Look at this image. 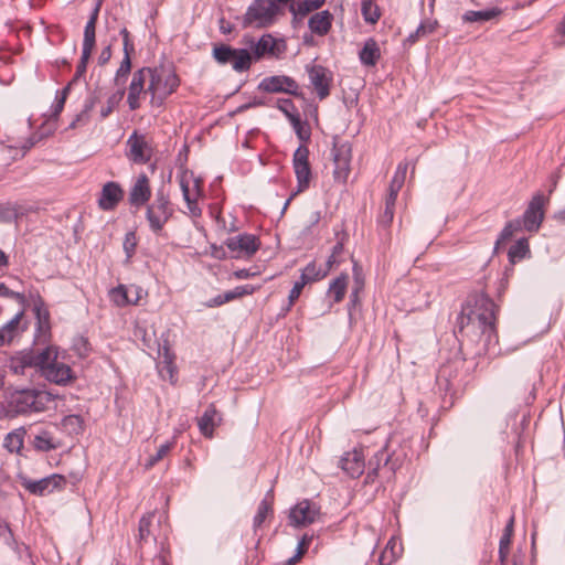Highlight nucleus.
Listing matches in <instances>:
<instances>
[{
	"instance_id": "dca6fc26",
	"label": "nucleus",
	"mask_w": 565,
	"mask_h": 565,
	"mask_svg": "<svg viewBox=\"0 0 565 565\" xmlns=\"http://www.w3.org/2000/svg\"><path fill=\"white\" fill-rule=\"evenodd\" d=\"M333 156V177L339 182H345L350 173L351 148L348 143L334 145Z\"/></svg>"
},
{
	"instance_id": "5701e85b",
	"label": "nucleus",
	"mask_w": 565,
	"mask_h": 565,
	"mask_svg": "<svg viewBox=\"0 0 565 565\" xmlns=\"http://www.w3.org/2000/svg\"><path fill=\"white\" fill-rule=\"evenodd\" d=\"M159 361L157 363L158 372L162 380L169 381L170 383L177 382V366L174 364V354L164 344L159 348L158 351Z\"/></svg>"
},
{
	"instance_id": "aec40b11",
	"label": "nucleus",
	"mask_w": 565,
	"mask_h": 565,
	"mask_svg": "<svg viewBox=\"0 0 565 565\" xmlns=\"http://www.w3.org/2000/svg\"><path fill=\"white\" fill-rule=\"evenodd\" d=\"M127 156L136 163H146L150 160L151 149L143 136L134 132L127 140Z\"/></svg>"
},
{
	"instance_id": "4468645a",
	"label": "nucleus",
	"mask_w": 565,
	"mask_h": 565,
	"mask_svg": "<svg viewBox=\"0 0 565 565\" xmlns=\"http://www.w3.org/2000/svg\"><path fill=\"white\" fill-rule=\"evenodd\" d=\"M258 89L265 93H285L298 95L299 85L297 82L286 75L267 76L258 84Z\"/></svg>"
},
{
	"instance_id": "0e129e2a",
	"label": "nucleus",
	"mask_w": 565,
	"mask_h": 565,
	"mask_svg": "<svg viewBox=\"0 0 565 565\" xmlns=\"http://www.w3.org/2000/svg\"><path fill=\"white\" fill-rule=\"evenodd\" d=\"M0 296L7 297V298H13V299H18V300L23 299L22 294L9 289L4 284H0Z\"/></svg>"
},
{
	"instance_id": "c03bdc74",
	"label": "nucleus",
	"mask_w": 565,
	"mask_h": 565,
	"mask_svg": "<svg viewBox=\"0 0 565 565\" xmlns=\"http://www.w3.org/2000/svg\"><path fill=\"white\" fill-rule=\"evenodd\" d=\"M278 108L280 110H282L290 118L292 126L296 129L298 136L301 139H303L305 137L302 136V132H301V121H300L299 117L290 114V109L294 108L292 102L287 98L281 99V100H279Z\"/></svg>"
},
{
	"instance_id": "3c124183",
	"label": "nucleus",
	"mask_w": 565,
	"mask_h": 565,
	"mask_svg": "<svg viewBox=\"0 0 565 565\" xmlns=\"http://www.w3.org/2000/svg\"><path fill=\"white\" fill-rule=\"evenodd\" d=\"M521 230H522V226H521L520 220L516 218V220L509 222L502 230V232L500 234V238L497 241V245L500 244L501 242L510 239L514 235V233H516Z\"/></svg>"
},
{
	"instance_id": "09e8293b",
	"label": "nucleus",
	"mask_w": 565,
	"mask_h": 565,
	"mask_svg": "<svg viewBox=\"0 0 565 565\" xmlns=\"http://www.w3.org/2000/svg\"><path fill=\"white\" fill-rule=\"evenodd\" d=\"M437 24V21L430 20L422 22L416 29V31L408 36V41L414 43L415 41H417V39L433 33L436 30Z\"/></svg>"
},
{
	"instance_id": "e433bc0d",
	"label": "nucleus",
	"mask_w": 565,
	"mask_h": 565,
	"mask_svg": "<svg viewBox=\"0 0 565 565\" xmlns=\"http://www.w3.org/2000/svg\"><path fill=\"white\" fill-rule=\"evenodd\" d=\"M348 280L349 276L347 274H341L331 281L328 295L333 299V302L338 303L343 300L348 288Z\"/></svg>"
},
{
	"instance_id": "864d4df0",
	"label": "nucleus",
	"mask_w": 565,
	"mask_h": 565,
	"mask_svg": "<svg viewBox=\"0 0 565 565\" xmlns=\"http://www.w3.org/2000/svg\"><path fill=\"white\" fill-rule=\"evenodd\" d=\"M122 246H124V250L126 253L127 258L128 259L131 258L135 253L136 246H137V239H136V235L134 232H128L125 235Z\"/></svg>"
},
{
	"instance_id": "6e6552de",
	"label": "nucleus",
	"mask_w": 565,
	"mask_h": 565,
	"mask_svg": "<svg viewBox=\"0 0 565 565\" xmlns=\"http://www.w3.org/2000/svg\"><path fill=\"white\" fill-rule=\"evenodd\" d=\"M213 56L220 64H231L238 73L249 70L253 63L248 49H233L226 44L215 46Z\"/></svg>"
},
{
	"instance_id": "412c9836",
	"label": "nucleus",
	"mask_w": 565,
	"mask_h": 565,
	"mask_svg": "<svg viewBox=\"0 0 565 565\" xmlns=\"http://www.w3.org/2000/svg\"><path fill=\"white\" fill-rule=\"evenodd\" d=\"M64 482V477L60 475H52L40 480H25L23 482V487L32 494L46 495L62 487Z\"/></svg>"
},
{
	"instance_id": "f3484780",
	"label": "nucleus",
	"mask_w": 565,
	"mask_h": 565,
	"mask_svg": "<svg viewBox=\"0 0 565 565\" xmlns=\"http://www.w3.org/2000/svg\"><path fill=\"white\" fill-rule=\"evenodd\" d=\"M310 84L322 100L330 94L331 75L329 71L321 65L307 66Z\"/></svg>"
},
{
	"instance_id": "423d86ee",
	"label": "nucleus",
	"mask_w": 565,
	"mask_h": 565,
	"mask_svg": "<svg viewBox=\"0 0 565 565\" xmlns=\"http://www.w3.org/2000/svg\"><path fill=\"white\" fill-rule=\"evenodd\" d=\"M172 214L173 209L170 205L169 196L163 191H158L156 199L148 205L146 212L150 230L156 234L160 233Z\"/></svg>"
},
{
	"instance_id": "f03ea898",
	"label": "nucleus",
	"mask_w": 565,
	"mask_h": 565,
	"mask_svg": "<svg viewBox=\"0 0 565 565\" xmlns=\"http://www.w3.org/2000/svg\"><path fill=\"white\" fill-rule=\"evenodd\" d=\"M54 395L46 391L22 388L10 392L7 397V412L11 415L41 413L53 402Z\"/></svg>"
},
{
	"instance_id": "603ef678",
	"label": "nucleus",
	"mask_w": 565,
	"mask_h": 565,
	"mask_svg": "<svg viewBox=\"0 0 565 565\" xmlns=\"http://www.w3.org/2000/svg\"><path fill=\"white\" fill-rule=\"evenodd\" d=\"M312 537L305 534L298 543L297 553L287 561V565H295L301 556L306 553Z\"/></svg>"
},
{
	"instance_id": "4be33fe9",
	"label": "nucleus",
	"mask_w": 565,
	"mask_h": 565,
	"mask_svg": "<svg viewBox=\"0 0 565 565\" xmlns=\"http://www.w3.org/2000/svg\"><path fill=\"white\" fill-rule=\"evenodd\" d=\"M340 467L350 477H360L365 468L362 449L354 448L352 451L345 452L340 459Z\"/></svg>"
},
{
	"instance_id": "338daca9",
	"label": "nucleus",
	"mask_w": 565,
	"mask_h": 565,
	"mask_svg": "<svg viewBox=\"0 0 565 565\" xmlns=\"http://www.w3.org/2000/svg\"><path fill=\"white\" fill-rule=\"evenodd\" d=\"M259 273L258 271H253L250 269H238V270H235L233 273V276L236 278V279H248V278H252V277H255L257 276Z\"/></svg>"
},
{
	"instance_id": "a878e982",
	"label": "nucleus",
	"mask_w": 565,
	"mask_h": 565,
	"mask_svg": "<svg viewBox=\"0 0 565 565\" xmlns=\"http://www.w3.org/2000/svg\"><path fill=\"white\" fill-rule=\"evenodd\" d=\"M503 10L498 7L487 8L484 10H468L461 15L462 23H486L488 21L497 20Z\"/></svg>"
},
{
	"instance_id": "6e6d98bb",
	"label": "nucleus",
	"mask_w": 565,
	"mask_h": 565,
	"mask_svg": "<svg viewBox=\"0 0 565 565\" xmlns=\"http://www.w3.org/2000/svg\"><path fill=\"white\" fill-rule=\"evenodd\" d=\"M131 70V60L130 56H124L119 68L116 72V84H120L121 78H125Z\"/></svg>"
},
{
	"instance_id": "6ab92c4d",
	"label": "nucleus",
	"mask_w": 565,
	"mask_h": 565,
	"mask_svg": "<svg viewBox=\"0 0 565 565\" xmlns=\"http://www.w3.org/2000/svg\"><path fill=\"white\" fill-rule=\"evenodd\" d=\"M318 515V509L308 500L297 503L289 513L290 524L294 526H305L315 522Z\"/></svg>"
},
{
	"instance_id": "69168bd1",
	"label": "nucleus",
	"mask_w": 565,
	"mask_h": 565,
	"mask_svg": "<svg viewBox=\"0 0 565 565\" xmlns=\"http://www.w3.org/2000/svg\"><path fill=\"white\" fill-rule=\"evenodd\" d=\"M116 103H117V100H116L115 96H111V97L108 98L107 105L102 107V109H100V117H102V119H105L106 117H108L110 115V113L113 111Z\"/></svg>"
},
{
	"instance_id": "5fc2aeb1",
	"label": "nucleus",
	"mask_w": 565,
	"mask_h": 565,
	"mask_svg": "<svg viewBox=\"0 0 565 565\" xmlns=\"http://www.w3.org/2000/svg\"><path fill=\"white\" fill-rule=\"evenodd\" d=\"M306 285H307L306 281H303L302 279L295 282V285L291 288L289 296H288V306L286 308L287 311L290 310V308L292 307L295 301L299 298V296Z\"/></svg>"
},
{
	"instance_id": "680f3d73",
	"label": "nucleus",
	"mask_w": 565,
	"mask_h": 565,
	"mask_svg": "<svg viewBox=\"0 0 565 565\" xmlns=\"http://www.w3.org/2000/svg\"><path fill=\"white\" fill-rule=\"evenodd\" d=\"M407 168H408L407 162H401L397 166V169L395 171V174H394L392 181H394L396 183L404 184L405 179H406Z\"/></svg>"
},
{
	"instance_id": "bf43d9fd",
	"label": "nucleus",
	"mask_w": 565,
	"mask_h": 565,
	"mask_svg": "<svg viewBox=\"0 0 565 565\" xmlns=\"http://www.w3.org/2000/svg\"><path fill=\"white\" fill-rule=\"evenodd\" d=\"M93 50L94 49H88V51L86 52L85 46H83L81 61L76 68V74H75L76 78L81 77L86 72L87 63L90 58Z\"/></svg>"
},
{
	"instance_id": "2f4dec72",
	"label": "nucleus",
	"mask_w": 565,
	"mask_h": 565,
	"mask_svg": "<svg viewBox=\"0 0 565 565\" xmlns=\"http://www.w3.org/2000/svg\"><path fill=\"white\" fill-rule=\"evenodd\" d=\"M97 98L95 96H90L85 99L83 109L74 117V119L70 122V129H77L86 126L90 120V113L95 107Z\"/></svg>"
},
{
	"instance_id": "de8ad7c7",
	"label": "nucleus",
	"mask_w": 565,
	"mask_h": 565,
	"mask_svg": "<svg viewBox=\"0 0 565 565\" xmlns=\"http://www.w3.org/2000/svg\"><path fill=\"white\" fill-rule=\"evenodd\" d=\"M258 288L259 287H254L252 285L237 286L233 290L223 292L224 299L230 302L243 296L253 295Z\"/></svg>"
},
{
	"instance_id": "79ce46f5",
	"label": "nucleus",
	"mask_w": 565,
	"mask_h": 565,
	"mask_svg": "<svg viewBox=\"0 0 565 565\" xmlns=\"http://www.w3.org/2000/svg\"><path fill=\"white\" fill-rule=\"evenodd\" d=\"M61 425L70 435H77L83 430V419L79 415H67L63 417Z\"/></svg>"
},
{
	"instance_id": "4c0bfd02",
	"label": "nucleus",
	"mask_w": 565,
	"mask_h": 565,
	"mask_svg": "<svg viewBox=\"0 0 565 565\" xmlns=\"http://www.w3.org/2000/svg\"><path fill=\"white\" fill-rule=\"evenodd\" d=\"M380 57V51L376 43L373 40L365 42L363 49L360 52V60L362 64L373 66Z\"/></svg>"
},
{
	"instance_id": "f704fd0d",
	"label": "nucleus",
	"mask_w": 565,
	"mask_h": 565,
	"mask_svg": "<svg viewBox=\"0 0 565 565\" xmlns=\"http://www.w3.org/2000/svg\"><path fill=\"white\" fill-rule=\"evenodd\" d=\"M403 547L397 542V540L393 536L386 543L384 551L382 552L379 563L380 565H390L394 561H396L402 554Z\"/></svg>"
},
{
	"instance_id": "f257e3e1",
	"label": "nucleus",
	"mask_w": 565,
	"mask_h": 565,
	"mask_svg": "<svg viewBox=\"0 0 565 565\" xmlns=\"http://www.w3.org/2000/svg\"><path fill=\"white\" fill-rule=\"evenodd\" d=\"M497 306L486 294L468 297L457 320L458 333L462 339L481 345L479 352L495 353L498 345Z\"/></svg>"
},
{
	"instance_id": "58836bf2",
	"label": "nucleus",
	"mask_w": 565,
	"mask_h": 565,
	"mask_svg": "<svg viewBox=\"0 0 565 565\" xmlns=\"http://www.w3.org/2000/svg\"><path fill=\"white\" fill-rule=\"evenodd\" d=\"M328 275V269H324L321 266H317L315 262L309 263L301 271L300 279L306 281V284L320 280Z\"/></svg>"
},
{
	"instance_id": "e2e57ef3",
	"label": "nucleus",
	"mask_w": 565,
	"mask_h": 565,
	"mask_svg": "<svg viewBox=\"0 0 565 565\" xmlns=\"http://www.w3.org/2000/svg\"><path fill=\"white\" fill-rule=\"evenodd\" d=\"M394 207L385 205L383 214L380 216V223L384 226H388L394 217Z\"/></svg>"
},
{
	"instance_id": "20e7f679",
	"label": "nucleus",
	"mask_w": 565,
	"mask_h": 565,
	"mask_svg": "<svg viewBox=\"0 0 565 565\" xmlns=\"http://www.w3.org/2000/svg\"><path fill=\"white\" fill-rule=\"evenodd\" d=\"M243 43L248 46L253 62H258L263 58L279 60L287 50L284 39L275 38L269 33L262 35L258 40H255L253 36H244Z\"/></svg>"
},
{
	"instance_id": "052dcab7",
	"label": "nucleus",
	"mask_w": 565,
	"mask_h": 565,
	"mask_svg": "<svg viewBox=\"0 0 565 565\" xmlns=\"http://www.w3.org/2000/svg\"><path fill=\"white\" fill-rule=\"evenodd\" d=\"M153 514L149 513L148 515H145L139 521V536L141 540H145L150 534V525L152 521Z\"/></svg>"
},
{
	"instance_id": "9d476101",
	"label": "nucleus",
	"mask_w": 565,
	"mask_h": 565,
	"mask_svg": "<svg viewBox=\"0 0 565 565\" xmlns=\"http://www.w3.org/2000/svg\"><path fill=\"white\" fill-rule=\"evenodd\" d=\"M150 84V67H143L134 73L129 88L127 103L131 110L140 107L141 96L149 94L148 86Z\"/></svg>"
},
{
	"instance_id": "49530a36",
	"label": "nucleus",
	"mask_w": 565,
	"mask_h": 565,
	"mask_svg": "<svg viewBox=\"0 0 565 565\" xmlns=\"http://www.w3.org/2000/svg\"><path fill=\"white\" fill-rule=\"evenodd\" d=\"M361 11L364 20L371 24L376 23L380 19L379 8L372 0H363Z\"/></svg>"
},
{
	"instance_id": "9b49d317",
	"label": "nucleus",
	"mask_w": 565,
	"mask_h": 565,
	"mask_svg": "<svg viewBox=\"0 0 565 565\" xmlns=\"http://www.w3.org/2000/svg\"><path fill=\"white\" fill-rule=\"evenodd\" d=\"M294 170L297 178L296 193H301L309 188L311 180V169L309 164V150L300 146L294 153Z\"/></svg>"
},
{
	"instance_id": "b1692460",
	"label": "nucleus",
	"mask_w": 565,
	"mask_h": 565,
	"mask_svg": "<svg viewBox=\"0 0 565 565\" xmlns=\"http://www.w3.org/2000/svg\"><path fill=\"white\" fill-rule=\"evenodd\" d=\"M180 186L182 190V195L184 201L186 202L188 209L190 211V214L192 216H199L201 215V209L199 207L196 200L201 194V180L194 179L193 180V188H190L189 181L185 177H182L180 179Z\"/></svg>"
},
{
	"instance_id": "37998d69",
	"label": "nucleus",
	"mask_w": 565,
	"mask_h": 565,
	"mask_svg": "<svg viewBox=\"0 0 565 565\" xmlns=\"http://www.w3.org/2000/svg\"><path fill=\"white\" fill-rule=\"evenodd\" d=\"M174 445H175L174 439L162 444L158 448V450L154 455L149 456L148 460L145 463V467L147 469L152 468L154 465H157L160 460H162L171 451V449L174 447Z\"/></svg>"
},
{
	"instance_id": "393cba45",
	"label": "nucleus",
	"mask_w": 565,
	"mask_h": 565,
	"mask_svg": "<svg viewBox=\"0 0 565 565\" xmlns=\"http://www.w3.org/2000/svg\"><path fill=\"white\" fill-rule=\"evenodd\" d=\"M151 196V189L149 179L145 173L137 177L134 185L129 192V202L131 205L140 206L149 201Z\"/></svg>"
},
{
	"instance_id": "7ed1b4c3",
	"label": "nucleus",
	"mask_w": 565,
	"mask_h": 565,
	"mask_svg": "<svg viewBox=\"0 0 565 565\" xmlns=\"http://www.w3.org/2000/svg\"><path fill=\"white\" fill-rule=\"evenodd\" d=\"M180 85L178 75L168 68H150V84L148 85L151 95V104L161 106L166 98L170 96Z\"/></svg>"
},
{
	"instance_id": "c756f323",
	"label": "nucleus",
	"mask_w": 565,
	"mask_h": 565,
	"mask_svg": "<svg viewBox=\"0 0 565 565\" xmlns=\"http://www.w3.org/2000/svg\"><path fill=\"white\" fill-rule=\"evenodd\" d=\"M23 312H18L10 321H8L0 330V345L10 342L17 337L21 329V319Z\"/></svg>"
},
{
	"instance_id": "13d9d810",
	"label": "nucleus",
	"mask_w": 565,
	"mask_h": 565,
	"mask_svg": "<svg viewBox=\"0 0 565 565\" xmlns=\"http://www.w3.org/2000/svg\"><path fill=\"white\" fill-rule=\"evenodd\" d=\"M513 524H514V518L512 516L504 527V531L500 539L499 545H503V547L504 546L510 547L511 542H512V535H513Z\"/></svg>"
},
{
	"instance_id": "a19ab883",
	"label": "nucleus",
	"mask_w": 565,
	"mask_h": 565,
	"mask_svg": "<svg viewBox=\"0 0 565 565\" xmlns=\"http://www.w3.org/2000/svg\"><path fill=\"white\" fill-rule=\"evenodd\" d=\"M326 0H303L297 6L291 4L290 10L296 17L303 18L309 12L319 9Z\"/></svg>"
},
{
	"instance_id": "a211bd4d",
	"label": "nucleus",
	"mask_w": 565,
	"mask_h": 565,
	"mask_svg": "<svg viewBox=\"0 0 565 565\" xmlns=\"http://www.w3.org/2000/svg\"><path fill=\"white\" fill-rule=\"evenodd\" d=\"M125 192L119 183L106 182L98 198V207L103 211H113L122 201Z\"/></svg>"
},
{
	"instance_id": "ddd939ff",
	"label": "nucleus",
	"mask_w": 565,
	"mask_h": 565,
	"mask_svg": "<svg viewBox=\"0 0 565 565\" xmlns=\"http://www.w3.org/2000/svg\"><path fill=\"white\" fill-rule=\"evenodd\" d=\"M145 295V290L137 285H119L109 290V299L117 307L138 305Z\"/></svg>"
},
{
	"instance_id": "ea45409f",
	"label": "nucleus",
	"mask_w": 565,
	"mask_h": 565,
	"mask_svg": "<svg viewBox=\"0 0 565 565\" xmlns=\"http://www.w3.org/2000/svg\"><path fill=\"white\" fill-rule=\"evenodd\" d=\"M33 447L39 451L46 452L57 448V444L49 431L42 430L34 436Z\"/></svg>"
},
{
	"instance_id": "8fccbe9b",
	"label": "nucleus",
	"mask_w": 565,
	"mask_h": 565,
	"mask_svg": "<svg viewBox=\"0 0 565 565\" xmlns=\"http://www.w3.org/2000/svg\"><path fill=\"white\" fill-rule=\"evenodd\" d=\"M33 146V139L28 138L22 141H15L13 143H10L8 148L14 150V154L12 156V158L17 159L18 157H23L26 153V151L30 150Z\"/></svg>"
},
{
	"instance_id": "0eeeda50",
	"label": "nucleus",
	"mask_w": 565,
	"mask_h": 565,
	"mask_svg": "<svg viewBox=\"0 0 565 565\" xmlns=\"http://www.w3.org/2000/svg\"><path fill=\"white\" fill-rule=\"evenodd\" d=\"M277 12L278 7L271 0H255L244 15V25L268 26L274 22Z\"/></svg>"
},
{
	"instance_id": "bb28decb",
	"label": "nucleus",
	"mask_w": 565,
	"mask_h": 565,
	"mask_svg": "<svg viewBox=\"0 0 565 565\" xmlns=\"http://www.w3.org/2000/svg\"><path fill=\"white\" fill-rule=\"evenodd\" d=\"M220 422L221 417L218 416L216 408L213 405H210L198 420L199 429L204 437L212 438L214 428Z\"/></svg>"
},
{
	"instance_id": "7c9ffc66",
	"label": "nucleus",
	"mask_w": 565,
	"mask_h": 565,
	"mask_svg": "<svg viewBox=\"0 0 565 565\" xmlns=\"http://www.w3.org/2000/svg\"><path fill=\"white\" fill-rule=\"evenodd\" d=\"M273 513V490H269L265 498L259 502L257 512L253 520V527L256 532L267 519L269 514Z\"/></svg>"
},
{
	"instance_id": "473e14b6",
	"label": "nucleus",
	"mask_w": 565,
	"mask_h": 565,
	"mask_svg": "<svg viewBox=\"0 0 565 565\" xmlns=\"http://www.w3.org/2000/svg\"><path fill=\"white\" fill-rule=\"evenodd\" d=\"M25 429L23 427L8 433L3 439V447L11 454H19L23 448Z\"/></svg>"
},
{
	"instance_id": "774afa93",
	"label": "nucleus",
	"mask_w": 565,
	"mask_h": 565,
	"mask_svg": "<svg viewBox=\"0 0 565 565\" xmlns=\"http://www.w3.org/2000/svg\"><path fill=\"white\" fill-rule=\"evenodd\" d=\"M111 57V45L105 46L98 55V64L105 65Z\"/></svg>"
},
{
	"instance_id": "4d7b16f0",
	"label": "nucleus",
	"mask_w": 565,
	"mask_h": 565,
	"mask_svg": "<svg viewBox=\"0 0 565 565\" xmlns=\"http://www.w3.org/2000/svg\"><path fill=\"white\" fill-rule=\"evenodd\" d=\"M68 90H70V86L57 92L55 103L53 104V107H52L53 116H57L63 110Z\"/></svg>"
},
{
	"instance_id": "72a5a7b5",
	"label": "nucleus",
	"mask_w": 565,
	"mask_h": 565,
	"mask_svg": "<svg viewBox=\"0 0 565 565\" xmlns=\"http://www.w3.org/2000/svg\"><path fill=\"white\" fill-rule=\"evenodd\" d=\"M98 13H99V6H97L93 10V12L85 25V29H84L83 46H85L86 52L88 51V49H94V46H95L96 23H97V19H98Z\"/></svg>"
},
{
	"instance_id": "2eb2a0df",
	"label": "nucleus",
	"mask_w": 565,
	"mask_h": 565,
	"mask_svg": "<svg viewBox=\"0 0 565 565\" xmlns=\"http://www.w3.org/2000/svg\"><path fill=\"white\" fill-rule=\"evenodd\" d=\"M46 353L40 352H23L20 355L12 358L10 361V370L17 375H26L29 370L39 372L40 364L43 360L47 359Z\"/></svg>"
},
{
	"instance_id": "1a4fd4ad",
	"label": "nucleus",
	"mask_w": 565,
	"mask_h": 565,
	"mask_svg": "<svg viewBox=\"0 0 565 565\" xmlns=\"http://www.w3.org/2000/svg\"><path fill=\"white\" fill-rule=\"evenodd\" d=\"M225 246L236 259H250L259 249V238L249 233L231 236L225 241Z\"/></svg>"
},
{
	"instance_id": "f8f14e48",
	"label": "nucleus",
	"mask_w": 565,
	"mask_h": 565,
	"mask_svg": "<svg viewBox=\"0 0 565 565\" xmlns=\"http://www.w3.org/2000/svg\"><path fill=\"white\" fill-rule=\"evenodd\" d=\"M544 204L545 199L542 193H537L532 198L523 216L519 218L522 228L524 227L529 232L539 231L544 220Z\"/></svg>"
},
{
	"instance_id": "cd10ccee",
	"label": "nucleus",
	"mask_w": 565,
	"mask_h": 565,
	"mask_svg": "<svg viewBox=\"0 0 565 565\" xmlns=\"http://www.w3.org/2000/svg\"><path fill=\"white\" fill-rule=\"evenodd\" d=\"M30 210V206L17 202L0 204V222L10 223L15 221L19 217L26 215Z\"/></svg>"
},
{
	"instance_id": "c9c22d12",
	"label": "nucleus",
	"mask_w": 565,
	"mask_h": 565,
	"mask_svg": "<svg viewBox=\"0 0 565 565\" xmlns=\"http://www.w3.org/2000/svg\"><path fill=\"white\" fill-rule=\"evenodd\" d=\"M391 461L390 455L386 452L385 448L380 449L373 458L369 460V471L366 479L373 480L379 475V470L381 466L386 467Z\"/></svg>"
},
{
	"instance_id": "39448f33",
	"label": "nucleus",
	"mask_w": 565,
	"mask_h": 565,
	"mask_svg": "<svg viewBox=\"0 0 565 565\" xmlns=\"http://www.w3.org/2000/svg\"><path fill=\"white\" fill-rule=\"evenodd\" d=\"M42 353H46L47 359L43 360L40 364L39 373L49 382L57 385H66L73 380L72 369L57 361V354L54 349L45 348Z\"/></svg>"
},
{
	"instance_id": "c85d7f7f",
	"label": "nucleus",
	"mask_w": 565,
	"mask_h": 565,
	"mask_svg": "<svg viewBox=\"0 0 565 565\" xmlns=\"http://www.w3.org/2000/svg\"><path fill=\"white\" fill-rule=\"evenodd\" d=\"M332 23V14L324 10L315 13L308 22L309 29L311 32L318 34V35H324L329 32L331 29Z\"/></svg>"
},
{
	"instance_id": "a18cd8bd",
	"label": "nucleus",
	"mask_w": 565,
	"mask_h": 565,
	"mask_svg": "<svg viewBox=\"0 0 565 565\" xmlns=\"http://www.w3.org/2000/svg\"><path fill=\"white\" fill-rule=\"evenodd\" d=\"M530 253V247L526 238H520L509 249V257L512 262L520 260Z\"/></svg>"
}]
</instances>
